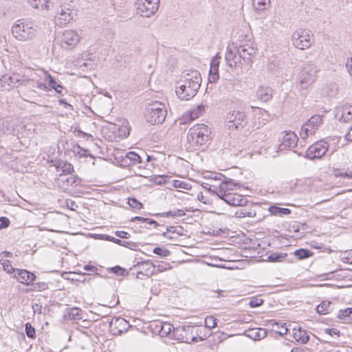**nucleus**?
<instances>
[{"label": "nucleus", "instance_id": "nucleus-1", "mask_svg": "<svg viewBox=\"0 0 352 352\" xmlns=\"http://www.w3.org/2000/svg\"><path fill=\"white\" fill-rule=\"evenodd\" d=\"M201 82L200 73L197 70H190L184 74L176 87L177 96L183 100L192 98L197 93Z\"/></svg>", "mask_w": 352, "mask_h": 352}, {"label": "nucleus", "instance_id": "nucleus-44", "mask_svg": "<svg viewBox=\"0 0 352 352\" xmlns=\"http://www.w3.org/2000/svg\"><path fill=\"white\" fill-rule=\"evenodd\" d=\"M0 263L2 265L3 270L8 274H12L16 270L12 266L9 260H0Z\"/></svg>", "mask_w": 352, "mask_h": 352}, {"label": "nucleus", "instance_id": "nucleus-14", "mask_svg": "<svg viewBox=\"0 0 352 352\" xmlns=\"http://www.w3.org/2000/svg\"><path fill=\"white\" fill-rule=\"evenodd\" d=\"M225 58L230 67H241L244 65L241 56H239V53H238L236 47L228 45L226 50Z\"/></svg>", "mask_w": 352, "mask_h": 352}, {"label": "nucleus", "instance_id": "nucleus-5", "mask_svg": "<svg viewBox=\"0 0 352 352\" xmlns=\"http://www.w3.org/2000/svg\"><path fill=\"white\" fill-rule=\"evenodd\" d=\"M32 82H34L33 79L28 78L19 74L15 72L6 74L0 77V90H10L20 85L28 86Z\"/></svg>", "mask_w": 352, "mask_h": 352}, {"label": "nucleus", "instance_id": "nucleus-40", "mask_svg": "<svg viewBox=\"0 0 352 352\" xmlns=\"http://www.w3.org/2000/svg\"><path fill=\"white\" fill-rule=\"evenodd\" d=\"M269 3L270 0H252L253 7L260 11L265 10Z\"/></svg>", "mask_w": 352, "mask_h": 352}, {"label": "nucleus", "instance_id": "nucleus-36", "mask_svg": "<svg viewBox=\"0 0 352 352\" xmlns=\"http://www.w3.org/2000/svg\"><path fill=\"white\" fill-rule=\"evenodd\" d=\"M322 116L314 115L306 122V124L311 128H315L316 131L319 125L322 123Z\"/></svg>", "mask_w": 352, "mask_h": 352}, {"label": "nucleus", "instance_id": "nucleus-15", "mask_svg": "<svg viewBox=\"0 0 352 352\" xmlns=\"http://www.w3.org/2000/svg\"><path fill=\"white\" fill-rule=\"evenodd\" d=\"M217 196L224 200L227 204L233 206H244L247 200L241 195L233 193L231 192H217Z\"/></svg>", "mask_w": 352, "mask_h": 352}, {"label": "nucleus", "instance_id": "nucleus-43", "mask_svg": "<svg viewBox=\"0 0 352 352\" xmlns=\"http://www.w3.org/2000/svg\"><path fill=\"white\" fill-rule=\"evenodd\" d=\"M286 256V254L275 252L270 254L267 258L268 261L270 262H279L284 259Z\"/></svg>", "mask_w": 352, "mask_h": 352}, {"label": "nucleus", "instance_id": "nucleus-54", "mask_svg": "<svg viewBox=\"0 0 352 352\" xmlns=\"http://www.w3.org/2000/svg\"><path fill=\"white\" fill-rule=\"evenodd\" d=\"M170 268V264L167 263H162V264L155 265V274L164 272Z\"/></svg>", "mask_w": 352, "mask_h": 352}, {"label": "nucleus", "instance_id": "nucleus-35", "mask_svg": "<svg viewBox=\"0 0 352 352\" xmlns=\"http://www.w3.org/2000/svg\"><path fill=\"white\" fill-rule=\"evenodd\" d=\"M338 318L344 322L352 320V307L341 309L338 314Z\"/></svg>", "mask_w": 352, "mask_h": 352}, {"label": "nucleus", "instance_id": "nucleus-46", "mask_svg": "<svg viewBox=\"0 0 352 352\" xmlns=\"http://www.w3.org/2000/svg\"><path fill=\"white\" fill-rule=\"evenodd\" d=\"M205 325L207 328L212 329L217 325V320L212 316H208L205 318Z\"/></svg>", "mask_w": 352, "mask_h": 352}, {"label": "nucleus", "instance_id": "nucleus-20", "mask_svg": "<svg viewBox=\"0 0 352 352\" xmlns=\"http://www.w3.org/2000/svg\"><path fill=\"white\" fill-rule=\"evenodd\" d=\"M58 180L59 185L65 189H69V187L77 186L80 185L81 182V179L77 175H60Z\"/></svg>", "mask_w": 352, "mask_h": 352}, {"label": "nucleus", "instance_id": "nucleus-11", "mask_svg": "<svg viewBox=\"0 0 352 352\" xmlns=\"http://www.w3.org/2000/svg\"><path fill=\"white\" fill-rule=\"evenodd\" d=\"M329 144L325 141H320L313 144L307 149L305 157L309 160L320 159L323 157L328 151Z\"/></svg>", "mask_w": 352, "mask_h": 352}, {"label": "nucleus", "instance_id": "nucleus-57", "mask_svg": "<svg viewBox=\"0 0 352 352\" xmlns=\"http://www.w3.org/2000/svg\"><path fill=\"white\" fill-rule=\"evenodd\" d=\"M263 302V300L258 298H254L251 299L249 302V305L251 307H257L261 305Z\"/></svg>", "mask_w": 352, "mask_h": 352}, {"label": "nucleus", "instance_id": "nucleus-3", "mask_svg": "<svg viewBox=\"0 0 352 352\" xmlns=\"http://www.w3.org/2000/svg\"><path fill=\"white\" fill-rule=\"evenodd\" d=\"M319 72L318 67L313 63L306 64L298 74V88L302 95L307 93V90L317 79V74Z\"/></svg>", "mask_w": 352, "mask_h": 352}, {"label": "nucleus", "instance_id": "nucleus-12", "mask_svg": "<svg viewBox=\"0 0 352 352\" xmlns=\"http://www.w3.org/2000/svg\"><path fill=\"white\" fill-rule=\"evenodd\" d=\"M298 138L296 134L292 131H285L282 133L278 145L279 151H282L296 146Z\"/></svg>", "mask_w": 352, "mask_h": 352}, {"label": "nucleus", "instance_id": "nucleus-37", "mask_svg": "<svg viewBox=\"0 0 352 352\" xmlns=\"http://www.w3.org/2000/svg\"><path fill=\"white\" fill-rule=\"evenodd\" d=\"M108 272L115 274L117 276H126L129 274V271L119 265L109 267L107 269Z\"/></svg>", "mask_w": 352, "mask_h": 352}, {"label": "nucleus", "instance_id": "nucleus-27", "mask_svg": "<svg viewBox=\"0 0 352 352\" xmlns=\"http://www.w3.org/2000/svg\"><path fill=\"white\" fill-rule=\"evenodd\" d=\"M103 239H104L106 241H108L113 242L116 244H118L119 245H121V246H123V247H126V248H130V249H133V248L137 246L136 243H134V242H132V241H122V240L118 239L117 238H115L113 236L107 235V234L103 235Z\"/></svg>", "mask_w": 352, "mask_h": 352}, {"label": "nucleus", "instance_id": "nucleus-19", "mask_svg": "<svg viewBox=\"0 0 352 352\" xmlns=\"http://www.w3.org/2000/svg\"><path fill=\"white\" fill-rule=\"evenodd\" d=\"M129 324L122 318H113L110 322V328L114 335H120L127 331Z\"/></svg>", "mask_w": 352, "mask_h": 352}, {"label": "nucleus", "instance_id": "nucleus-6", "mask_svg": "<svg viewBox=\"0 0 352 352\" xmlns=\"http://www.w3.org/2000/svg\"><path fill=\"white\" fill-rule=\"evenodd\" d=\"M167 115L165 105L155 101L148 105L146 110L145 118L151 124H162Z\"/></svg>", "mask_w": 352, "mask_h": 352}, {"label": "nucleus", "instance_id": "nucleus-49", "mask_svg": "<svg viewBox=\"0 0 352 352\" xmlns=\"http://www.w3.org/2000/svg\"><path fill=\"white\" fill-rule=\"evenodd\" d=\"M185 215V212L184 210L180 209H176L173 210H170L167 212H165L162 214L163 217H182Z\"/></svg>", "mask_w": 352, "mask_h": 352}, {"label": "nucleus", "instance_id": "nucleus-10", "mask_svg": "<svg viewBox=\"0 0 352 352\" xmlns=\"http://www.w3.org/2000/svg\"><path fill=\"white\" fill-rule=\"evenodd\" d=\"M159 1L137 0L135 3L137 13L143 17H150L159 8Z\"/></svg>", "mask_w": 352, "mask_h": 352}, {"label": "nucleus", "instance_id": "nucleus-24", "mask_svg": "<svg viewBox=\"0 0 352 352\" xmlns=\"http://www.w3.org/2000/svg\"><path fill=\"white\" fill-rule=\"evenodd\" d=\"M56 0H29V3L35 9L50 10Z\"/></svg>", "mask_w": 352, "mask_h": 352}, {"label": "nucleus", "instance_id": "nucleus-64", "mask_svg": "<svg viewBox=\"0 0 352 352\" xmlns=\"http://www.w3.org/2000/svg\"><path fill=\"white\" fill-rule=\"evenodd\" d=\"M84 270L86 271H90V272H94L96 274H98V268L94 265H86L84 266Z\"/></svg>", "mask_w": 352, "mask_h": 352}, {"label": "nucleus", "instance_id": "nucleus-59", "mask_svg": "<svg viewBox=\"0 0 352 352\" xmlns=\"http://www.w3.org/2000/svg\"><path fill=\"white\" fill-rule=\"evenodd\" d=\"M220 56L217 54L215 56L212 58L210 62V67L214 68H219V63H220Z\"/></svg>", "mask_w": 352, "mask_h": 352}, {"label": "nucleus", "instance_id": "nucleus-32", "mask_svg": "<svg viewBox=\"0 0 352 352\" xmlns=\"http://www.w3.org/2000/svg\"><path fill=\"white\" fill-rule=\"evenodd\" d=\"M45 80L48 82L49 86L58 94H61L63 87L55 80L54 77L47 72H45Z\"/></svg>", "mask_w": 352, "mask_h": 352}, {"label": "nucleus", "instance_id": "nucleus-16", "mask_svg": "<svg viewBox=\"0 0 352 352\" xmlns=\"http://www.w3.org/2000/svg\"><path fill=\"white\" fill-rule=\"evenodd\" d=\"M80 38L74 30H65L62 35L61 46L67 50L73 48L79 42Z\"/></svg>", "mask_w": 352, "mask_h": 352}, {"label": "nucleus", "instance_id": "nucleus-22", "mask_svg": "<svg viewBox=\"0 0 352 352\" xmlns=\"http://www.w3.org/2000/svg\"><path fill=\"white\" fill-rule=\"evenodd\" d=\"M141 157L135 152L130 151L125 154L121 161L122 165L124 166H130L132 165H137L141 163Z\"/></svg>", "mask_w": 352, "mask_h": 352}, {"label": "nucleus", "instance_id": "nucleus-25", "mask_svg": "<svg viewBox=\"0 0 352 352\" xmlns=\"http://www.w3.org/2000/svg\"><path fill=\"white\" fill-rule=\"evenodd\" d=\"M256 97L263 102H267L272 98L273 91L269 87L261 86L256 91Z\"/></svg>", "mask_w": 352, "mask_h": 352}, {"label": "nucleus", "instance_id": "nucleus-4", "mask_svg": "<svg viewBox=\"0 0 352 352\" xmlns=\"http://www.w3.org/2000/svg\"><path fill=\"white\" fill-rule=\"evenodd\" d=\"M13 36L21 41H28L34 39L37 34L36 28L24 19L19 20L12 27Z\"/></svg>", "mask_w": 352, "mask_h": 352}, {"label": "nucleus", "instance_id": "nucleus-33", "mask_svg": "<svg viewBox=\"0 0 352 352\" xmlns=\"http://www.w3.org/2000/svg\"><path fill=\"white\" fill-rule=\"evenodd\" d=\"M332 311L331 302L330 301H322L316 307V311L320 315H324Z\"/></svg>", "mask_w": 352, "mask_h": 352}, {"label": "nucleus", "instance_id": "nucleus-52", "mask_svg": "<svg viewBox=\"0 0 352 352\" xmlns=\"http://www.w3.org/2000/svg\"><path fill=\"white\" fill-rule=\"evenodd\" d=\"M33 285V288L31 290L33 291H44L48 288L47 284L44 282H38Z\"/></svg>", "mask_w": 352, "mask_h": 352}, {"label": "nucleus", "instance_id": "nucleus-42", "mask_svg": "<svg viewBox=\"0 0 352 352\" xmlns=\"http://www.w3.org/2000/svg\"><path fill=\"white\" fill-rule=\"evenodd\" d=\"M219 68L211 67L209 71L208 81L211 83L217 82L219 79Z\"/></svg>", "mask_w": 352, "mask_h": 352}, {"label": "nucleus", "instance_id": "nucleus-50", "mask_svg": "<svg viewBox=\"0 0 352 352\" xmlns=\"http://www.w3.org/2000/svg\"><path fill=\"white\" fill-rule=\"evenodd\" d=\"M153 252L161 257H166L170 254V251L168 250L162 249L160 247L155 248Z\"/></svg>", "mask_w": 352, "mask_h": 352}, {"label": "nucleus", "instance_id": "nucleus-53", "mask_svg": "<svg viewBox=\"0 0 352 352\" xmlns=\"http://www.w3.org/2000/svg\"><path fill=\"white\" fill-rule=\"evenodd\" d=\"M324 333L330 337H333L334 336L339 337L340 336V331L336 328H326L324 329Z\"/></svg>", "mask_w": 352, "mask_h": 352}, {"label": "nucleus", "instance_id": "nucleus-21", "mask_svg": "<svg viewBox=\"0 0 352 352\" xmlns=\"http://www.w3.org/2000/svg\"><path fill=\"white\" fill-rule=\"evenodd\" d=\"M14 277L18 281L27 285L32 284L33 281L36 279V276L26 270L16 269Z\"/></svg>", "mask_w": 352, "mask_h": 352}, {"label": "nucleus", "instance_id": "nucleus-34", "mask_svg": "<svg viewBox=\"0 0 352 352\" xmlns=\"http://www.w3.org/2000/svg\"><path fill=\"white\" fill-rule=\"evenodd\" d=\"M82 311L78 307H72L67 309V314L69 320H79L82 318Z\"/></svg>", "mask_w": 352, "mask_h": 352}, {"label": "nucleus", "instance_id": "nucleus-7", "mask_svg": "<svg viewBox=\"0 0 352 352\" xmlns=\"http://www.w3.org/2000/svg\"><path fill=\"white\" fill-rule=\"evenodd\" d=\"M294 46L303 50L309 48L314 43V35L309 29L298 28L292 36Z\"/></svg>", "mask_w": 352, "mask_h": 352}, {"label": "nucleus", "instance_id": "nucleus-41", "mask_svg": "<svg viewBox=\"0 0 352 352\" xmlns=\"http://www.w3.org/2000/svg\"><path fill=\"white\" fill-rule=\"evenodd\" d=\"M172 186L174 188H180L186 190H189L191 188V184L186 181H182L178 179H175L172 181Z\"/></svg>", "mask_w": 352, "mask_h": 352}, {"label": "nucleus", "instance_id": "nucleus-38", "mask_svg": "<svg viewBox=\"0 0 352 352\" xmlns=\"http://www.w3.org/2000/svg\"><path fill=\"white\" fill-rule=\"evenodd\" d=\"M294 254L300 260L309 258L313 255L310 250L302 248L296 250Z\"/></svg>", "mask_w": 352, "mask_h": 352}, {"label": "nucleus", "instance_id": "nucleus-55", "mask_svg": "<svg viewBox=\"0 0 352 352\" xmlns=\"http://www.w3.org/2000/svg\"><path fill=\"white\" fill-rule=\"evenodd\" d=\"M168 231L171 232L173 234L177 236V238L182 235V232L183 231V228L181 226L173 227L171 226L168 228Z\"/></svg>", "mask_w": 352, "mask_h": 352}, {"label": "nucleus", "instance_id": "nucleus-45", "mask_svg": "<svg viewBox=\"0 0 352 352\" xmlns=\"http://www.w3.org/2000/svg\"><path fill=\"white\" fill-rule=\"evenodd\" d=\"M25 330L27 336L30 338L34 339L36 338V331L35 329L32 327V325L30 322H27L25 325Z\"/></svg>", "mask_w": 352, "mask_h": 352}, {"label": "nucleus", "instance_id": "nucleus-39", "mask_svg": "<svg viewBox=\"0 0 352 352\" xmlns=\"http://www.w3.org/2000/svg\"><path fill=\"white\" fill-rule=\"evenodd\" d=\"M315 128L309 126L306 123L302 126L300 135L302 139H306L309 135H314Z\"/></svg>", "mask_w": 352, "mask_h": 352}, {"label": "nucleus", "instance_id": "nucleus-29", "mask_svg": "<svg viewBox=\"0 0 352 352\" xmlns=\"http://www.w3.org/2000/svg\"><path fill=\"white\" fill-rule=\"evenodd\" d=\"M238 184L234 182L232 179L225 177L219 186L217 192H228L233 190V187L236 186Z\"/></svg>", "mask_w": 352, "mask_h": 352}, {"label": "nucleus", "instance_id": "nucleus-13", "mask_svg": "<svg viewBox=\"0 0 352 352\" xmlns=\"http://www.w3.org/2000/svg\"><path fill=\"white\" fill-rule=\"evenodd\" d=\"M135 268L138 269L136 273L137 278L143 279L140 274H142L143 276L151 277L155 274V265L150 263L149 261L138 262L136 265H133V268H131V270Z\"/></svg>", "mask_w": 352, "mask_h": 352}, {"label": "nucleus", "instance_id": "nucleus-8", "mask_svg": "<svg viewBox=\"0 0 352 352\" xmlns=\"http://www.w3.org/2000/svg\"><path fill=\"white\" fill-rule=\"evenodd\" d=\"M51 9H54V23L57 25L65 26L73 20L72 10L66 6L59 3L58 0L55 1L54 6L51 8Z\"/></svg>", "mask_w": 352, "mask_h": 352}, {"label": "nucleus", "instance_id": "nucleus-31", "mask_svg": "<svg viewBox=\"0 0 352 352\" xmlns=\"http://www.w3.org/2000/svg\"><path fill=\"white\" fill-rule=\"evenodd\" d=\"M269 212L275 216L282 217L284 215H288L291 214L292 211L289 208H280L276 206H271L269 209Z\"/></svg>", "mask_w": 352, "mask_h": 352}, {"label": "nucleus", "instance_id": "nucleus-2", "mask_svg": "<svg viewBox=\"0 0 352 352\" xmlns=\"http://www.w3.org/2000/svg\"><path fill=\"white\" fill-rule=\"evenodd\" d=\"M211 130L204 124H196L192 126L187 134V141L192 146H202L210 141Z\"/></svg>", "mask_w": 352, "mask_h": 352}, {"label": "nucleus", "instance_id": "nucleus-48", "mask_svg": "<svg viewBox=\"0 0 352 352\" xmlns=\"http://www.w3.org/2000/svg\"><path fill=\"white\" fill-rule=\"evenodd\" d=\"M131 221H140V222H143V223H148L151 225H154L155 227L158 225L157 221L152 219L144 218V217H138V216H136V217L132 218Z\"/></svg>", "mask_w": 352, "mask_h": 352}, {"label": "nucleus", "instance_id": "nucleus-56", "mask_svg": "<svg viewBox=\"0 0 352 352\" xmlns=\"http://www.w3.org/2000/svg\"><path fill=\"white\" fill-rule=\"evenodd\" d=\"M27 87H30L32 88L36 87V88H38V89H42V90L47 89V86L45 83L39 82V81L35 82L34 80V82L28 85Z\"/></svg>", "mask_w": 352, "mask_h": 352}, {"label": "nucleus", "instance_id": "nucleus-17", "mask_svg": "<svg viewBox=\"0 0 352 352\" xmlns=\"http://www.w3.org/2000/svg\"><path fill=\"white\" fill-rule=\"evenodd\" d=\"M236 49L244 65H250L252 64V58L256 54V50L248 44L239 45L236 47Z\"/></svg>", "mask_w": 352, "mask_h": 352}, {"label": "nucleus", "instance_id": "nucleus-47", "mask_svg": "<svg viewBox=\"0 0 352 352\" xmlns=\"http://www.w3.org/2000/svg\"><path fill=\"white\" fill-rule=\"evenodd\" d=\"M58 168H61L62 172L65 173H70L74 171L73 166L66 162H59Z\"/></svg>", "mask_w": 352, "mask_h": 352}, {"label": "nucleus", "instance_id": "nucleus-28", "mask_svg": "<svg viewBox=\"0 0 352 352\" xmlns=\"http://www.w3.org/2000/svg\"><path fill=\"white\" fill-rule=\"evenodd\" d=\"M341 111V115L339 117V120L342 122H347L349 121L352 120V106L346 104L342 107L341 109L339 110Z\"/></svg>", "mask_w": 352, "mask_h": 352}, {"label": "nucleus", "instance_id": "nucleus-61", "mask_svg": "<svg viewBox=\"0 0 352 352\" xmlns=\"http://www.w3.org/2000/svg\"><path fill=\"white\" fill-rule=\"evenodd\" d=\"M10 224V221L7 217H0V230L7 228Z\"/></svg>", "mask_w": 352, "mask_h": 352}, {"label": "nucleus", "instance_id": "nucleus-18", "mask_svg": "<svg viewBox=\"0 0 352 352\" xmlns=\"http://www.w3.org/2000/svg\"><path fill=\"white\" fill-rule=\"evenodd\" d=\"M194 328L195 327L192 325H183L182 327H178L174 331V337H175L176 339L181 340L185 342H188L190 339L195 340V338L194 336H188L189 334H192Z\"/></svg>", "mask_w": 352, "mask_h": 352}, {"label": "nucleus", "instance_id": "nucleus-9", "mask_svg": "<svg viewBox=\"0 0 352 352\" xmlns=\"http://www.w3.org/2000/svg\"><path fill=\"white\" fill-rule=\"evenodd\" d=\"M246 124V116L243 112L233 111L226 116V124L229 130L243 128Z\"/></svg>", "mask_w": 352, "mask_h": 352}, {"label": "nucleus", "instance_id": "nucleus-62", "mask_svg": "<svg viewBox=\"0 0 352 352\" xmlns=\"http://www.w3.org/2000/svg\"><path fill=\"white\" fill-rule=\"evenodd\" d=\"M276 324L278 326V330L276 331V333H278L280 336H284L287 333V328L285 327L284 325H280L279 327L278 323H276Z\"/></svg>", "mask_w": 352, "mask_h": 352}, {"label": "nucleus", "instance_id": "nucleus-51", "mask_svg": "<svg viewBox=\"0 0 352 352\" xmlns=\"http://www.w3.org/2000/svg\"><path fill=\"white\" fill-rule=\"evenodd\" d=\"M129 205L135 209H141L143 204L134 197L129 198L128 200Z\"/></svg>", "mask_w": 352, "mask_h": 352}, {"label": "nucleus", "instance_id": "nucleus-63", "mask_svg": "<svg viewBox=\"0 0 352 352\" xmlns=\"http://www.w3.org/2000/svg\"><path fill=\"white\" fill-rule=\"evenodd\" d=\"M74 134L80 138L88 137V134L82 131L79 128H74Z\"/></svg>", "mask_w": 352, "mask_h": 352}, {"label": "nucleus", "instance_id": "nucleus-60", "mask_svg": "<svg viewBox=\"0 0 352 352\" xmlns=\"http://www.w3.org/2000/svg\"><path fill=\"white\" fill-rule=\"evenodd\" d=\"M115 235L117 236L118 237H120V238H122V239H129L131 235L129 233L125 232V231H122V230H117L115 232Z\"/></svg>", "mask_w": 352, "mask_h": 352}, {"label": "nucleus", "instance_id": "nucleus-23", "mask_svg": "<svg viewBox=\"0 0 352 352\" xmlns=\"http://www.w3.org/2000/svg\"><path fill=\"white\" fill-rule=\"evenodd\" d=\"M175 329L174 327L167 322H158L156 324L155 327V332H158L159 335L161 337H165L168 335H170L171 332L173 331V336H174V331Z\"/></svg>", "mask_w": 352, "mask_h": 352}, {"label": "nucleus", "instance_id": "nucleus-58", "mask_svg": "<svg viewBox=\"0 0 352 352\" xmlns=\"http://www.w3.org/2000/svg\"><path fill=\"white\" fill-rule=\"evenodd\" d=\"M204 111V107L199 105L197 107V110L191 111L192 119L197 118Z\"/></svg>", "mask_w": 352, "mask_h": 352}, {"label": "nucleus", "instance_id": "nucleus-30", "mask_svg": "<svg viewBox=\"0 0 352 352\" xmlns=\"http://www.w3.org/2000/svg\"><path fill=\"white\" fill-rule=\"evenodd\" d=\"M267 334V333L265 329L257 328L249 330L248 336L253 340H259L265 338Z\"/></svg>", "mask_w": 352, "mask_h": 352}, {"label": "nucleus", "instance_id": "nucleus-26", "mask_svg": "<svg viewBox=\"0 0 352 352\" xmlns=\"http://www.w3.org/2000/svg\"><path fill=\"white\" fill-rule=\"evenodd\" d=\"M293 337L298 342L301 344H307L309 340V336L306 330L302 329L301 327L298 329L294 328Z\"/></svg>", "mask_w": 352, "mask_h": 352}]
</instances>
